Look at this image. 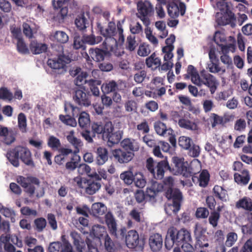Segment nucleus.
<instances>
[{
	"label": "nucleus",
	"mask_w": 252,
	"mask_h": 252,
	"mask_svg": "<svg viewBox=\"0 0 252 252\" xmlns=\"http://www.w3.org/2000/svg\"><path fill=\"white\" fill-rule=\"evenodd\" d=\"M98 28L102 34L105 37L103 44L107 50L111 48L113 44L116 45L117 39L114 37L118 33V40L119 42L123 43L125 41V37L123 34L122 25L120 21L117 24V32L114 23H109L107 28L104 29L100 24L97 26Z\"/></svg>",
	"instance_id": "obj_1"
},
{
	"label": "nucleus",
	"mask_w": 252,
	"mask_h": 252,
	"mask_svg": "<svg viewBox=\"0 0 252 252\" xmlns=\"http://www.w3.org/2000/svg\"><path fill=\"white\" fill-rule=\"evenodd\" d=\"M6 157L10 163L16 167L19 166V159L26 165L32 167L35 166L31 152L27 147L22 146L15 147L8 151Z\"/></svg>",
	"instance_id": "obj_2"
},
{
	"label": "nucleus",
	"mask_w": 252,
	"mask_h": 252,
	"mask_svg": "<svg viewBox=\"0 0 252 252\" xmlns=\"http://www.w3.org/2000/svg\"><path fill=\"white\" fill-rule=\"evenodd\" d=\"M170 230L174 233L175 245L178 247H181L184 252H189L193 250L192 245V240L190 232L185 228L177 230V228L172 227Z\"/></svg>",
	"instance_id": "obj_3"
},
{
	"label": "nucleus",
	"mask_w": 252,
	"mask_h": 252,
	"mask_svg": "<svg viewBox=\"0 0 252 252\" xmlns=\"http://www.w3.org/2000/svg\"><path fill=\"white\" fill-rule=\"evenodd\" d=\"M170 172L174 175H182L185 178L192 176V169L188 166L187 162H184V158L173 157L172 158Z\"/></svg>",
	"instance_id": "obj_4"
},
{
	"label": "nucleus",
	"mask_w": 252,
	"mask_h": 252,
	"mask_svg": "<svg viewBox=\"0 0 252 252\" xmlns=\"http://www.w3.org/2000/svg\"><path fill=\"white\" fill-rule=\"evenodd\" d=\"M104 218L108 231L111 236L118 239H124L126 229L125 227L119 230L118 229L117 221L112 212L110 211L107 212Z\"/></svg>",
	"instance_id": "obj_5"
},
{
	"label": "nucleus",
	"mask_w": 252,
	"mask_h": 252,
	"mask_svg": "<svg viewBox=\"0 0 252 252\" xmlns=\"http://www.w3.org/2000/svg\"><path fill=\"white\" fill-rule=\"evenodd\" d=\"M63 50V47H61V51ZM57 56V58L48 59L47 64L55 73L62 74L66 71V64L70 63L71 60L68 56L64 55L63 53L58 55Z\"/></svg>",
	"instance_id": "obj_6"
},
{
	"label": "nucleus",
	"mask_w": 252,
	"mask_h": 252,
	"mask_svg": "<svg viewBox=\"0 0 252 252\" xmlns=\"http://www.w3.org/2000/svg\"><path fill=\"white\" fill-rule=\"evenodd\" d=\"M16 182L24 189V191L30 197H33L35 193L36 189L35 186H39L40 184L39 180L33 176L25 177L23 176H18L16 178Z\"/></svg>",
	"instance_id": "obj_7"
},
{
	"label": "nucleus",
	"mask_w": 252,
	"mask_h": 252,
	"mask_svg": "<svg viewBox=\"0 0 252 252\" xmlns=\"http://www.w3.org/2000/svg\"><path fill=\"white\" fill-rule=\"evenodd\" d=\"M124 238L126 246L129 248H137L142 251L145 244L144 238H140L138 233L135 230H130L125 233Z\"/></svg>",
	"instance_id": "obj_8"
},
{
	"label": "nucleus",
	"mask_w": 252,
	"mask_h": 252,
	"mask_svg": "<svg viewBox=\"0 0 252 252\" xmlns=\"http://www.w3.org/2000/svg\"><path fill=\"white\" fill-rule=\"evenodd\" d=\"M165 196L168 200H172L173 212L176 214L180 210L183 200L182 192L178 189L169 188L165 190Z\"/></svg>",
	"instance_id": "obj_9"
},
{
	"label": "nucleus",
	"mask_w": 252,
	"mask_h": 252,
	"mask_svg": "<svg viewBox=\"0 0 252 252\" xmlns=\"http://www.w3.org/2000/svg\"><path fill=\"white\" fill-rule=\"evenodd\" d=\"M112 122H106L103 123L101 122H94L91 125V130L93 136H95L96 134L101 135L103 139L104 137L108 134L109 130H111Z\"/></svg>",
	"instance_id": "obj_10"
},
{
	"label": "nucleus",
	"mask_w": 252,
	"mask_h": 252,
	"mask_svg": "<svg viewBox=\"0 0 252 252\" xmlns=\"http://www.w3.org/2000/svg\"><path fill=\"white\" fill-rule=\"evenodd\" d=\"M199 83L196 84L198 86L204 85L209 88L211 94H214L216 92L219 84L216 77L210 73L202 74L199 78Z\"/></svg>",
	"instance_id": "obj_11"
},
{
	"label": "nucleus",
	"mask_w": 252,
	"mask_h": 252,
	"mask_svg": "<svg viewBox=\"0 0 252 252\" xmlns=\"http://www.w3.org/2000/svg\"><path fill=\"white\" fill-rule=\"evenodd\" d=\"M167 13L172 18L178 17L180 14L184 16L186 10V6L184 2H180L178 4L175 1H169L167 4Z\"/></svg>",
	"instance_id": "obj_12"
},
{
	"label": "nucleus",
	"mask_w": 252,
	"mask_h": 252,
	"mask_svg": "<svg viewBox=\"0 0 252 252\" xmlns=\"http://www.w3.org/2000/svg\"><path fill=\"white\" fill-rule=\"evenodd\" d=\"M112 153L114 160L120 164L127 163L134 157V154L133 152H127L123 148L113 150Z\"/></svg>",
	"instance_id": "obj_13"
},
{
	"label": "nucleus",
	"mask_w": 252,
	"mask_h": 252,
	"mask_svg": "<svg viewBox=\"0 0 252 252\" xmlns=\"http://www.w3.org/2000/svg\"><path fill=\"white\" fill-rule=\"evenodd\" d=\"M91 96L89 92H85L81 89H77L73 95V98L75 103L79 105L89 106L91 103Z\"/></svg>",
	"instance_id": "obj_14"
},
{
	"label": "nucleus",
	"mask_w": 252,
	"mask_h": 252,
	"mask_svg": "<svg viewBox=\"0 0 252 252\" xmlns=\"http://www.w3.org/2000/svg\"><path fill=\"white\" fill-rule=\"evenodd\" d=\"M89 55L86 53L85 58L88 61H92L90 57L95 62H100L104 60L108 51L98 48H91L89 50Z\"/></svg>",
	"instance_id": "obj_15"
},
{
	"label": "nucleus",
	"mask_w": 252,
	"mask_h": 252,
	"mask_svg": "<svg viewBox=\"0 0 252 252\" xmlns=\"http://www.w3.org/2000/svg\"><path fill=\"white\" fill-rule=\"evenodd\" d=\"M156 169V171L155 169L153 177L156 180L162 179L166 170H168L170 172L171 166L167 161L166 157L163 160L157 163Z\"/></svg>",
	"instance_id": "obj_16"
},
{
	"label": "nucleus",
	"mask_w": 252,
	"mask_h": 252,
	"mask_svg": "<svg viewBox=\"0 0 252 252\" xmlns=\"http://www.w3.org/2000/svg\"><path fill=\"white\" fill-rule=\"evenodd\" d=\"M229 20L225 19L222 12H217L216 14V22L219 26H226L229 25L232 28L236 26V17L233 12H229L228 15Z\"/></svg>",
	"instance_id": "obj_17"
},
{
	"label": "nucleus",
	"mask_w": 252,
	"mask_h": 252,
	"mask_svg": "<svg viewBox=\"0 0 252 252\" xmlns=\"http://www.w3.org/2000/svg\"><path fill=\"white\" fill-rule=\"evenodd\" d=\"M49 252H73L71 244L67 241L63 243L60 242L51 243L48 248Z\"/></svg>",
	"instance_id": "obj_18"
},
{
	"label": "nucleus",
	"mask_w": 252,
	"mask_h": 252,
	"mask_svg": "<svg viewBox=\"0 0 252 252\" xmlns=\"http://www.w3.org/2000/svg\"><path fill=\"white\" fill-rule=\"evenodd\" d=\"M111 130H109L108 134L104 137L103 140H107L108 144L109 146H112L115 144L119 143L122 139L123 132L121 130H117L113 132L114 127L113 124L112 123Z\"/></svg>",
	"instance_id": "obj_19"
},
{
	"label": "nucleus",
	"mask_w": 252,
	"mask_h": 252,
	"mask_svg": "<svg viewBox=\"0 0 252 252\" xmlns=\"http://www.w3.org/2000/svg\"><path fill=\"white\" fill-rule=\"evenodd\" d=\"M149 244L153 252H157L160 251L163 245V239L161 235L159 233L152 234L149 237Z\"/></svg>",
	"instance_id": "obj_20"
},
{
	"label": "nucleus",
	"mask_w": 252,
	"mask_h": 252,
	"mask_svg": "<svg viewBox=\"0 0 252 252\" xmlns=\"http://www.w3.org/2000/svg\"><path fill=\"white\" fill-rule=\"evenodd\" d=\"M122 148L127 152L138 151L139 149V144L136 140L133 138H126L121 142Z\"/></svg>",
	"instance_id": "obj_21"
},
{
	"label": "nucleus",
	"mask_w": 252,
	"mask_h": 252,
	"mask_svg": "<svg viewBox=\"0 0 252 252\" xmlns=\"http://www.w3.org/2000/svg\"><path fill=\"white\" fill-rule=\"evenodd\" d=\"M84 189L86 193L93 195L97 191L101 188V184L99 182H96L92 179L85 180Z\"/></svg>",
	"instance_id": "obj_22"
},
{
	"label": "nucleus",
	"mask_w": 252,
	"mask_h": 252,
	"mask_svg": "<svg viewBox=\"0 0 252 252\" xmlns=\"http://www.w3.org/2000/svg\"><path fill=\"white\" fill-rule=\"evenodd\" d=\"M154 128L156 133L164 137L167 136L169 134L173 133V130L171 128H167L166 125L160 121H158L154 123Z\"/></svg>",
	"instance_id": "obj_23"
},
{
	"label": "nucleus",
	"mask_w": 252,
	"mask_h": 252,
	"mask_svg": "<svg viewBox=\"0 0 252 252\" xmlns=\"http://www.w3.org/2000/svg\"><path fill=\"white\" fill-rule=\"evenodd\" d=\"M192 180L193 183L196 181H198L199 185L203 188L207 186L209 180L210 174L208 171L206 170H203L199 175V178L195 176V173L192 172V176H191Z\"/></svg>",
	"instance_id": "obj_24"
},
{
	"label": "nucleus",
	"mask_w": 252,
	"mask_h": 252,
	"mask_svg": "<svg viewBox=\"0 0 252 252\" xmlns=\"http://www.w3.org/2000/svg\"><path fill=\"white\" fill-rule=\"evenodd\" d=\"M145 63L147 67L155 71L158 68L159 69L161 63L160 59L157 57L155 53H153L146 59Z\"/></svg>",
	"instance_id": "obj_25"
},
{
	"label": "nucleus",
	"mask_w": 252,
	"mask_h": 252,
	"mask_svg": "<svg viewBox=\"0 0 252 252\" xmlns=\"http://www.w3.org/2000/svg\"><path fill=\"white\" fill-rule=\"evenodd\" d=\"M234 179L238 184L246 185L250 180V175L249 171L244 169L241 171V174L235 173L234 174Z\"/></svg>",
	"instance_id": "obj_26"
},
{
	"label": "nucleus",
	"mask_w": 252,
	"mask_h": 252,
	"mask_svg": "<svg viewBox=\"0 0 252 252\" xmlns=\"http://www.w3.org/2000/svg\"><path fill=\"white\" fill-rule=\"evenodd\" d=\"M107 207L101 202H96L92 204L90 214L95 217H99L105 215Z\"/></svg>",
	"instance_id": "obj_27"
},
{
	"label": "nucleus",
	"mask_w": 252,
	"mask_h": 252,
	"mask_svg": "<svg viewBox=\"0 0 252 252\" xmlns=\"http://www.w3.org/2000/svg\"><path fill=\"white\" fill-rule=\"evenodd\" d=\"M184 79H189L190 78L191 82L194 84H198L200 82V76L196 69L192 65H189L187 73L184 75Z\"/></svg>",
	"instance_id": "obj_28"
},
{
	"label": "nucleus",
	"mask_w": 252,
	"mask_h": 252,
	"mask_svg": "<svg viewBox=\"0 0 252 252\" xmlns=\"http://www.w3.org/2000/svg\"><path fill=\"white\" fill-rule=\"evenodd\" d=\"M96 162L98 165L104 164L108 159V152L106 148L99 147L96 150Z\"/></svg>",
	"instance_id": "obj_29"
},
{
	"label": "nucleus",
	"mask_w": 252,
	"mask_h": 252,
	"mask_svg": "<svg viewBox=\"0 0 252 252\" xmlns=\"http://www.w3.org/2000/svg\"><path fill=\"white\" fill-rule=\"evenodd\" d=\"M70 236L73 239V243L77 252H83V250L85 248L86 244L82 240L80 234L76 231H73L71 232Z\"/></svg>",
	"instance_id": "obj_30"
},
{
	"label": "nucleus",
	"mask_w": 252,
	"mask_h": 252,
	"mask_svg": "<svg viewBox=\"0 0 252 252\" xmlns=\"http://www.w3.org/2000/svg\"><path fill=\"white\" fill-rule=\"evenodd\" d=\"M92 232L95 237L98 238L100 241L104 240L109 236L106 228L104 226L97 224L93 226Z\"/></svg>",
	"instance_id": "obj_31"
},
{
	"label": "nucleus",
	"mask_w": 252,
	"mask_h": 252,
	"mask_svg": "<svg viewBox=\"0 0 252 252\" xmlns=\"http://www.w3.org/2000/svg\"><path fill=\"white\" fill-rule=\"evenodd\" d=\"M75 24L80 31L85 30L89 25V21L85 16L84 13L78 15L75 20Z\"/></svg>",
	"instance_id": "obj_32"
},
{
	"label": "nucleus",
	"mask_w": 252,
	"mask_h": 252,
	"mask_svg": "<svg viewBox=\"0 0 252 252\" xmlns=\"http://www.w3.org/2000/svg\"><path fill=\"white\" fill-rule=\"evenodd\" d=\"M53 5L55 8H61L64 5L69 6V8H76L77 4L74 0H53Z\"/></svg>",
	"instance_id": "obj_33"
},
{
	"label": "nucleus",
	"mask_w": 252,
	"mask_h": 252,
	"mask_svg": "<svg viewBox=\"0 0 252 252\" xmlns=\"http://www.w3.org/2000/svg\"><path fill=\"white\" fill-rule=\"evenodd\" d=\"M30 48L33 54H39L45 52L47 49V46L45 44L39 43L36 41H32L30 43Z\"/></svg>",
	"instance_id": "obj_34"
},
{
	"label": "nucleus",
	"mask_w": 252,
	"mask_h": 252,
	"mask_svg": "<svg viewBox=\"0 0 252 252\" xmlns=\"http://www.w3.org/2000/svg\"><path fill=\"white\" fill-rule=\"evenodd\" d=\"M236 207L242 208L248 211H252V200L250 198L244 197L239 199L236 203Z\"/></svg>",
	"instance_id": "obj_35"
},
{
	"label": "nucleus",
	"mask_w": 252,
	"mask_h": 252,
	"mask_svg": "<svg viewBox=\"0 0 252 252\" xmlns=\"http://www.w3.org/2000/svg\"><path fill=\"white\" fill-rule=\"evenodd\" d=\"M137 8L140 16H147L152 10L153 6L149 2H139L137 3Z\"/></svg>",
	"instance_id": "obj_36"
},
{
	"label": "nucleus",
	"mask_w": 252,
	"mask_h": 252,
	"mask_svg": "<svg viewBox=\"0 0 252 252\" xmlns=\"http://www.w3.org/2000/svg\"><path fill=\"white\" fill-rule=\"evenodd\" d=\"M66 139L75 149V152H78L79 148L82 146V143L80 139L74 136V132L73 130H71L69 132L68 135L66 136Z\"/></svg>",
	"instance_id": "obj_37"
},
{
	"label": "nucleus",
	"mask_w": 252,
	"mask_h": 252,
	"mask_svg": "<svg viewBox=\"0 0 252 252\" xmlns=\"http://www.w3.org/2000/svg\"><path fill=\"white\" fill-rule=\"evenodd\" d=\"M118 84L114 81H106L101 86V90L104 93L109 94L111 92H115L118 89Z\"/></svg>",
	"instance_id": "obj_38"
},
{
	"label": "nucleus",
	"mask_w": 252,
	"mask_h": 252,
	"mask_svg": "<svg viewBox=\"0 0 252 252\" xmlns=\"http://www.w3.org/2000/svg\"><path fill=\"white\" fill-rule=\"evenodd\" d=\"M101 81L97 79H89L88 81V84L90 89L94 96H99V90L98 86L101 85Z\"/></svg>",
	"instance_id": "obj_39"
},
{
	"label": "nucleus",
	"mask_w": 252,
	"mask_h": 252,
	"mask_svg": "<svg viewBox=\"0 0 252 252\" xmlns=\"http://www.w3.org/2000/svg\"><path fill=\"white\" fill-rule=\"evenodd\" d=\"M27 120L26 115L20 113L18 115V126L22 133L27 132Z\"/></svg>",
	"instance_id": "obj_40"
},
{
	"label": "nucleus",
	"mask_w": 252,
	"mask_h": 252,
	"mask_svg": "<svg viewBox=\"0 0 252 252\" xmlns=\"http://www.w3.org/2000/svg\"><path fill=\"white\" fill-rule=\"evenodd\" d=\"M78 124L81 128H87L90 124L89 114L86 112H82L79 114Z\"/></svg>",
	"instance_id": "obj_41"
},
{
	"label": "nucleus",
	"mask_w": 252,
	"mask_h": 252,
	"mask_svg": "<svg viewBox=\"0 0 252 252\" xmlns=\"http://www.w3.org/2000/svg\"><path fill=\"white\" fill-rule=\"evenodd\" d=\"M196 244L195 247L198 246L199 248H203L204 247H208L209 246L208 239L207 237L202 234V231L198 235L196 234Z\"/></svg>",
	"instance_id": "obj_42"
},
{
	"label": "nucleus",
	"mask_w": 252,
	"mask_h": 252,
	"mask_svg": "<svg viewBox=\"0 0 252 252\" xmlns=\"http://www.w3.org/2000/svg\"><path fill=\"white\" fill-rule=\"evenodd\" d=\"M174 235V233L171 231L169 228L164 241L165 247L168 250H171L174 245L175 244V240Z\"/></svg>",
	"instance_id": "obj_43"
},
{
	"label": "nucleus",
	"mask_w": 252,
	"mask_h": 252,
	"mask_svg": "<svg viewBox=\"0 0 252 252\" xmlns=\"http://www.w3.org/2000/svg\"><path fill=\"white\" fill-rule=\"evenodd\" d=\"M178 125L180 127L189 130H195L197 129V125L194 123L183 117L179 121Z\"/></svg>",
	"instance_id": "obj_44"
},
{
	"label": "nucleus",
	"mask_w": 252,
	"mask_h": 252,
	"mask_svg": "<svg viewBox=\"0 0 252 252\" xmlns=\"http://www.w3.org/2000/svg\"><path fill=\"white\" fill-rule=\"evenodd\" d=\"M54 39L57 42L64 44L68 41V36L64 32L58 31H56L53 35Z\"/></svg>",
	"instance_id": "obj_45"
},
{
	"label": "nucleus",
	"mask_w": 252,
	"mask_h": 252,
	"mask_svg": "<svg viewBox=\"0 0 252 252\" xmlns=\"http://www.w3.org/2000/svg\"><path fill=\"white\" fill-rule=\"evenodd\" d=\"M59 119L64 125L72 127H75L77 125L75 119L68 114H66L65 115H60Z\"/></svg>",
	"instance_id": "obj_46"
},
{
	"label": "nucleus",
	"mask_w": 252,
	"mask_h": 252,
	"mask_svg": "<svg viewBox=\"0 0 252 252\" xmlns=\"http://www.w3.org/2000/svg\"><path fill=\"white\" fill-rule=\"evenodd\" d=\"M15 137L16 134L14 131L12 129H10V131L8 132V134H4V135L0 138H2L1 141L4 144L7 145H10L15 141Z\"/></svg>",
	"instance_id": "obj_47"
},
{
	"label": "nucleus",
	"mask_w": 252,
	"mask_h": 252,
	"mask_svg": "<svg viewBox=\"0 0 252 252\" xmlns=\"http://www.w3.org/2000/svg\"><path fill=\"white\" fill-rule=\"evenodd\" d=\"M135 175L130 171H125L120 174V178L127 185H131L134 180Z\"/></svg>",
	"instance_id": "obj_48"
},
{
	"label": "nucleus",
	"mask_w": 252,
	"mask_h": 252,
	"mask_svg": "<svg viewBox=\"0 0 252 252\" xmlns=\"http://www.w3.org/2000/svg\"><path fill=\"white\" fill-rule=\"evenodd\" d=\"M34 224L35 229L38 232L43 231L47 225V221L45 219L41 217L34 220Z\"/></svg>",
	"instance_id": "obj_49"
},
{
	"label": "nucleus",
	"mask_w": 252,
	"mask_h": 252,
	"mask_svg": "<svg viewBox=\"0 0 252 252\" xmlns=\"http://www.w3.org/2000/svg\"><path fill=\"white\" fill-rule=\"evenodd\" d=\"M179 146L182 148L187 150L189 149L193 143L192 139L187 136H182L179 137L178 141Z\"/></svg>",
	"instance_id": "obj_50"
},
{
	"label": "nucleus",
	"mask_w": 252,
	"mask_h": 252,
	"mask_svg": "<svg viewBox=\"0 0 252 252\" xmlns=\"http://www.w3.org/2000/svg\"><path fill=\"white\" fill-rule=\"evenodd\" d=\"M104 241L105 249L107 252H115L117 248L116 243L112 241L109 236Z\"/></svg>",
	"instance_id": "obj_51"
},
{
	"label": "nucleus",
	"mask_w": 252,
	"mask_h": 252,
	"mask_svg": "<svg viewBox=\"0 0 252 252\" xmlns=\"http://www.w3.org/2000/svg\"><path fill=\"white\" fill-rule=\"evenodd\" d=\"M64 111L66 114H68L74 118L77 116L79 112V108L77 106H74L71 103H68L64 104Z\"/></svg>",
	"instance_id": "obj_52"
},
{
	"label": "nucleus",
	"mask_w": 252,
	"mask_h": 252,
	"mask_svg": "<svg viewBox=\"0 0 252 252\" xmlns=\"http://www.w3.org/2000/svg\"><path fill=\"white\" fill-rule=\"evenodd\" d=\"M213 190L216 197L219 198L222 201H226L225 190L221 187L216 185L214 186Z\"/></svg>",
	"instance_id": "obj_53"
},
{
	"label": "nucleus",
	"mask_w": 252,
	"mask_h": 252,
	"mask_svg": "<svg viewBox=\"0 0 252 252\" xmlns=\"http://www.w3.org/2000/svg\"><path fill=\"white\" fill-rule=\"evenodd\" d=\"M137 45L135 41V36L130 35L127 37L126 43V49L129 51H133L135 50Z\"/></svg>",
	"instance_id": "obj_54"
},
{
	"label": "nucleus",
	"mask_w": 252,
	"mask_h": 252,
	"mask_svg": "<svg viewBox=\"0 0 252 252\" xmlns=\"http://www.w3.org/2000/svg\"><path fill=\"white\" fill-rule=\"evenodd\" d=\"M220 218V214L214 211H211L208 216V221L213 227L215 228L218 225V222Z\"/></svg>",
	"instance_id": "obj_55"
},
{
	"label": "nucleus",
	"mask_w": 252,
	"mask_h": 252,
	"mask_svg": "<svg viewBox=\"0 0 252 252\" xmlns=\"http://www.w3.org/2000/svg\"><path fill=\"white\" fill-rule=\"evenodd\" d=\"M195 215L198 219H206L209 215V211L206 207H200L196 209Z\"/></svg>",
	"instance_id": "obj_56"
},
{
	"label": "nucleus",
	"mask_w": 252,
	"mask_h": 252,
	"mask_svg": "<svg viewBox=\"0 0 252 252\" xmlns=\"http://www.w3.org/2000/svg\"><path fill=\"white\" fill-rule=\"evenodd\" d=\"M16 47L18 52L21 54L30 53L29 48L24 41L23 38L17 41Z\"/></svg>",
	"instance_id": "obj_57"
},
{
	"label": "nucleus",
	"mask_w": 252,
	"mask_h": 252,
	"mask_svg": "<svg viewBox=\"0 0 252 252\" xmlns=\"http://www.w3.org/2000/svg\"><path fill=\"white\" fill-rule=\"evenodd\" d=\"M238 239L237 234L233 232H229L226 236L225 246L228 247L232 246Z\"/></svg>",
	"instance_id": "obj_58"
},
{
	"label": "nucleus",
	"mask_w": 252,
	"mask_h": 252,
	"mask_svg": "<svg viewBox=\"0 0 252 252\" xmlns=\"http://www.w3.org/2000/svg\"><path fill=\"white\" fill-rule=\"evenodd\" d=\"M13 98L12 93L6 88H0V98L11 101Z\"/></svg>",
	"instance_id": "obj_59"
},
{
	"label": "nucleus",
	"mask_w": 252,
	"mask_h": 252,
	"mask_svg": "<svg viewBox=\"0 0 252 252\" xmlns=\"http://www.w3.org/2000/svg\"><path fill=\"white\" fill-rule=\"evenodd\" d=\"M73 47L75 49L82 48L85 49V44L84 41L83 37L79 35H75L74 37Z\"/></svg>",
	"instance_id": "obj_60"
},
{
	"label": "nucleus",
	"mask_w": 252,
	"mask_h": 252,
	"mask_svg": "<svg viewBox=\"0 0 252 252\" xmlns=\"http://www.w3.org/2000/svg\"><path fill=\"white\" fill-rule=\"evenodd\" d=\"M88 75L86 72H81L80 74L78 75L74 80V83L76 86H81L84 84L88 83V81L86 78Z\"/></svg>",
	"instance_id": "obj_61"
},
{
	"label": "nucleus",
	"mask_w": 252,
	"mask_h": 252,
	"mask_svg": "<svg viewBox=\"0 0 252 252\" xmlns=\"http://www.w3.org/2000/svg\"><path fill=\"white\" fill-rule=\"evenodd\" d=\"M133 182L134 183L135 185L139 188H143L145 187L146 184V181L143 178V175L140 173H136L135 174Z\"/></svg>",
	"instance_id": "obj_62"
},
{
	"label": "nucleus",
	"mask_w": 252,
	"mask_h": 252,
	"mask_svg": "<svg viewBox=\"0 0 252 252\" xmlns=\"http://www.w3.org/2000/svg\"><path fill=\"white\" fill-rule=\"evenodd\" d=\"M247 144L242 148V152L245 154H252V133H248Z\"/></svg>",
	"instance_id": "obj_63"
},
{
	"label": "nucleus",
	"mask_w": 252,
	"mask_h": 252,
	"mask_svg": "<svg viewBox=\"0 0 252 252\" xmlns=\"http://www.w3.org/2000/svg\"><path fill=\"white\" fill-rule=\"evenodd\" d=\"M247 126V124L244 119H239L235 123L234 128L235 130L240 132L245 130Z\"/></svg>",
	"instance_id": "obj_64"
}]
</instances>
